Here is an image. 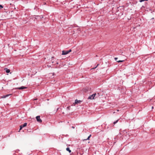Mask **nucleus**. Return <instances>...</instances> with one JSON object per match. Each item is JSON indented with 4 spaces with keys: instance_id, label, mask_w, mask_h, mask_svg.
I'll return each instance as SVG.
<instances>
[{
    "instance_id": "4",
    "label": "nucleus",
    "mask_w": 155,
    "mask_h": 155,
    "mask_svg": "<svg viewBox=\"0 0 155 155\" xmlns=\"http://www.w3.org/2000/svg\"><path fill=\"white\" fill-rule=\"evenodd\" d=\"M27 88V87H25L24 86H21L20 87L16 88H15V89H18L19 90H22V89H26Z\"/></svg>"
},
{
    "instance_id": "12",
    "label": "nucleus",
    "mask_w": 155,
    "mask_h": 155,
    "mask_svg": "<svg viewBox=\"0 0 155 155\" xmlns=\"http://www.w3.org/2000/svg\"><path fill=\"white\" fill-rule=\"evenodd\" d=\"M118 120H117L116 121H115V122H114V124H116V123H117L118 122Z\"/></svg>"
},
{
    "instance_id": "2",
    "label": "nucleus",
    "mask_w": 155,
    "mask_h": 155,
    "mask_svg": "<svg viewBox=\"0 0 155 155\" xmlns=\"http://www.w3.org/2000/svg\"><path fill=\"white\" fill-rule=\"evenodd\" d=\"M36 119L38 122L39 123H41L42 122V120L40 118V116H37L36 117Z\"/></svg>"
},
{
    "instance_id": "20",
    "label": "nucleus",
    "mask_w": 155,
    "mask_h": 155,
    "mask_svg": "<svg viewBox=\"0 0 155 155\" xmlns=\"http://www.w3.org/2000/svg\"><path fill=\"white\" fill-rule=\"evenodd\" d=\"M72 128H74V127H72Z\"/></svg>"
},
{
    "instance_id": "10",
    "label": "nucleus",
    "mask_w": 155,
    "mask_h": 155,
    "mask_svg": "<svg viewBox=\"0 0 155 155\" xmlns=\"http://www.w3.org/2000/svg\"><path fill=\"white\" fill-rule=\"evenodd\" d=\"M91 135H90L87 137V138L86 139H85L84 140H89V139H90V138L91 137Z\"/></svg>"
},
{
    "instance_id": "21",
    "label": "nucleus",
    "mask_w": 155,
    "mask_h": 155,
    "mask_svg": "<svg viewBox=\"0 0 155 155\" xmlns=\"http://www.w3.org/2000/svg\"><path fill=\"white\" fill-rule=\"evenodd\" d=\"M69 107H68L67 108H69Z\"/></svg>"
},
{
    "instance_id": "1",
    "label": "nucleus",
    "mask_w": 155,
    "mask_h": 155,
    "mask_svg": "<svg viewBox=\"0 0 155 155\" xmlns=\"http://www.w3.org/2000/svg\"><path fill=\"white\" fill-rule=\"evenodd\" d=\"M96 96V97H98L99 96V94L98 93H97V94H93L91 95L88 98V99H94V97Z\"/></svg>"
},
{
    "instance_id": "3",
    "label": "nucleus",
    "mask_w": 155,
    "mask_h": 155,
    "mask_svg": "<svg viewBox=\"0 0 155 155\" xmlns=\"http://www.w3.org/2000/svg\"><path fill=\"white\" fill-rule=\"evenodd\" d=\"M27 123H25L23 125H20V128L19 129V130H21L22 128H23V127H26L27 126Z\"/></svg>"
},
{
    "instance_id": "15",
    "label": "nucleus",
    "mask_w": 155,
    "mask_h": 155,
    "mask_svg": "<svg viewBox=\"0 0 155 155\" xmlns=\"http://www.w3.org/2000/svg\"><path fill=\"white\" fill-rule=\"evenodd\" d=\"M3 8V6L2 5H0V8L1 9L2 8Z\"/></svg>"
},
{
    "instance_id": "18",
    "label": "nucleus",
    "mask_w": 155,
    "mask_h": 155,
    "mask_svg": "<svg viewBox=\"0 0 155 155\" xmlns=\"http://www.w3.org/2000/svg\"><path fill=\"white\" fill-rule=\"evenodd\" d=\"M47 66H48V67H51V66H49V65H48Z\"/></svg>"
},
{
    "instance_id": "14",
    "label": "nucleus",
    "mask_w": 155,
    "mask_h": 155,
    "mask_svg": "<svg viewBox=\"0 0 155 155\" xmlns=\"http://www.w3.org/2000/svg\"><path fill=\"white\" fill-rule=\"evenodd\" d=\"M1 97L2 98H6L5 95H4L2 96Z\"/></svg>"
},
{
    "instance_id": "11",
    "label": "nucleus",
    "mask_w": 155,
    "mask_h": 155,
    "mask_svg": "<svg viewBox=\"0 0 155 155\" xmlns=\"http://www.w3.org/2000/svg\"><path fill=\"white\" fill-rule=\"evenodd\" d=\"M148 0H140V2H144V1H147Z\"/></svg>"
},
{
    "instance_id": "8",
    "label": "nucleus",
    "mask_w": 155,
    "mask_h": 155,
    "mask_svg": "<svg viewBox=\"0 0 155 155\" xmlns=\"http://www.w3.org/2000/svg\"><path fill=\"white\" fill-rule=\"evenodd\" d=\"M5 70L6 72L7 73H8L10 72V70L9 69H8L7 68H5Z\"/></svg>"
},
{
    "instance_id": "6",
    "label": "nucleus",
    "mask_w": 155,
    "mask_h": 155,
    "mask_svg": "<svg viewBox=\"0 0 155 155\" xmlns=\"http://www.w3.org/2000/svg\"><path fill=\"white\" fill-rule=\"evenodd\" d=\"M117 59H118V58H114L115 60L116 61L118 62H123V61H124V60H119V61H118L117 60Z\"/></svg>"
},
{
    "instance_id": "7",
    "label": "nucleus",
    "mask_w": 155,
    "mask_h": 155,
    "mask_svg": "<svg viewBox=\"0 0 155 155\" xmlns=\"http://www.w3.org/2000/svg\"><path fill=\"white\" fill-rule=\"evenodd\" d=\"M81 102L80 101H78L77 100H76L75 101V104H78V103H80Z\"/></svg>"
},
{
    "instance_id": "16",
    "label": "nucleus",
    "mask_w": 155,
    "mask_h": 155,
    "mask_svg": "<svg viewBox=\"0 0 155 155\" xmlns=\"http://www.w3.org/2000/svg\"><path fill=\"white\" fill-rule=\"evenodd\" d=\"M68 51V53H69L70 52H71V49H70Z\"/></svg>"
},
{
    "instance_id": "17",
    "label": "nucleus",
    "mask_w": 155,
    "mask_h": 155,
    "mask_svg": "<svg viewBox=\"0 0 155 155\" xmlns=\"http://www.w3.org/2000/svg\"><path fill=\"white\" fill-rule=\"evenodd\" d=\"M99 64H97V66L95 68H96L97 67L98 65Z\"/></svg>"
},
{
    "instance_id": "9",
    "label": "nucleus",
    "mask_w": 155,
    "mask_h": 155,
    "mask_svg": "<svg viewBox=\"0 0 155 155\" xmlns=\"http://www.w3.org/2000/svg\"><path fill=\"white\" fill-rule=\"evenodd\" d=\"M66 150L67 151H68L69 153H71V150L70 149V148L69 147H67L66 148Z\"/></svg>"
},
{
    "instance_id": "13",
    "label": "nucleus",
    "mask_w": 155,
    "mask_h": 155,
    "mask_svg": "<svg viewBox=\"0 0 155 155\" xmlns=\"http://www.w3.org/2000/svg\"><path fill=\"white\" fill-rule=\"evenodd\" d=\"M11 95V94H7V95H5L6 97H8L9 96Z\"/></svg>"
},
{
    "instance_id": "19",
    "label": "nucleus",
    "mask_w": 155,
    "mask_h": 155,
    "mask_svg": "<svg viewBox=\"0 0 155 155\" xmlns=\"http://www.w3.org/2000/svg\"><path fill=\"white\" fill-rule=\"evenodd\" d=\"M153 107H152V109H153Z\"/></svg>"
},
{
    "instance_id": "5",
    "label": "nucleus",
    "mask_w": 155,
    "mask_h": 155,
    "mask_svg": "<svg viewBox=\"0 0 155 155\" xmlns=\"http://www.w3.org/2000/svg\"><path fill=\"white\" fill-rule=\"evenodd\" d=\"M68 51H62V54L64 55L67 54H68Z\"/></svg>"
}]
</instances>
